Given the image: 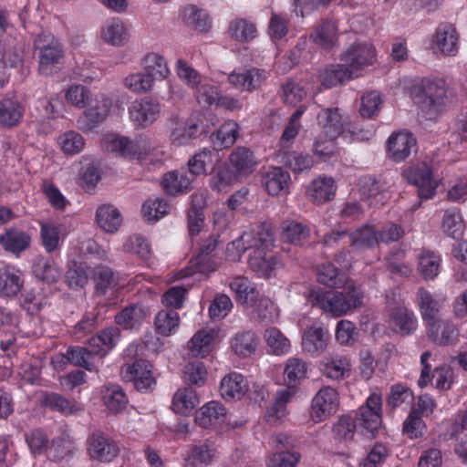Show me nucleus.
<instances>
[{"label": "nucleus", "instance_id": "28", "mask_svg": "<svg viewBox=\"0 0 467 467\" xmlns=\"http://www.w3.org/2000/svg\"><path fill=\"white\" fill-rule=\"evenodd\" d=\"M389 325L395 333L409 336L417 329L418 320L412 310L399 306L391 311Z\"/></svg>", "mask_w": 467, "mask_h": 467}, {"label": "nucleus", "instance_id": "60", "mask_svg": "<svg viewBox=\"0 0 467 467\" xmlns=\"http://www.w3.org/2000/svg\"><path fill=\"white\" fill-rule=\"evenodd\" d=\"M25 441L34 457L46 454L50 443L47 434L40 428H35L26 432Z\"/></svg>", "mask_w": 467, "mask_h": 467}, {"label": "nucleus", "instance_id": "18", "mask_svg": "<svg viewBox=\"0 0 467 467\" xmlns=\"http://www.w3.org/2000/svg\"><path fill=\"white\" fill-rule=\"evenodd\" d=\"M431 357V353L430 351H425L420 356V364L422 366V369L420 379H418L419 387L421 389L425 388L432 379L437 389H449L451 383V370L446 367L436 368L432 373V377L431 378V366L429 363Z\"/></svg>", "mask_w": 467, "mask_h": 467}, {"label": "nucleus", "instance_id": "35", "mask_svg": "<svg viewBox=\"0 0 467 467\" xmlns=\"http://www.w3.org/2000/svg\"><path fill=\"white\" fill-rule=\"evenodd\" d=\"M335 193V181L331 177L326 176L315 179L306 191L308 198L315 204H321L332 200Z\"/></svg>", "mask_w": 467, "mask_h": 467}, {"label": "nucleus", "instance_id": "55", "mask_svg": "<svg viewBox=\"0 0 467 467\" xmlns=\"http://www.w3.org/2000/svg\"><path fill=\"white\" fill-rule=\"evenodd\" d=\"M264 337L270 353L283 356L291 349L290 340L276 327H270L265 331Z\"/></svg>", "mask_w": 467, "mask_h": 467}, {"label": "nucleus", "instance_id": "45", "mask_svg": "<svg viewBox=\"0 0 467 467\" xmlns=\"http://www.w3.org/2000/svg\"><path fill=\"white\" fill-rule=\"evenodd\" d=\"M318 78L323 87L329 88L354 79L355 78L348 69V67L342 62L341 64L329 65L320 70Z\"/></svg>", "mask_w": 467, "mask_h": 467}, {"label": "nucleus", "instance_id": "5", "mask_svg": "<svg viewBox=\"0 0 467 467\" xmlns=\"http://www.w3.org/2000/svg\"><path fill=\"white\" fill-rule=\"evenodd\" d=\"M37 50L38 71L51 76L58 72L64 63V49L61 42L50 33H41L35 41Z\"/></svg>", "mask_w": 467, "mask_h": 467}, {"label": "nucleus", "instance_id": "41", "mask_svg": "<svg viewBox=\"0 0 467 467\" xmlns=\"http://www.w3.org/2000/svg\"><path fill=\"white\" fill-rule=\"evenodd\" d=\"M217 333L214 329H201L188 342V348L193 357H207L214 347Z\"/></svg>", "mask_w": 467, "mask_h": 467}, {"label": "nucleus", "instance_id": "62", "mask_svg": "<svg viewBox=\"0 0 467 467\" xmlns=\"http://www.w3.org/2000/svg\"><path fill=\"white\" fill-rule=\"evenodd\" d=\"M418 261L419 271L424 279L432 280L439 275L441 259L436 253L423 251Z\"/></svg>", "mask_w": 467, "mask_h": 467}, {"label": "nucleus", "instance_id": "52", "mask_svg": "<svg viewBox=\"0 0 467 467\" xmlns=\"http://www.w3.org/2000/svg\"><path fill=\"white\" fill-rule=\"evenodd\" d=\"M327 344V337L322 327H309L305 330L302 337L304 351L311 355L319 354L324 351Z\"/></svg>", "mask_w": 467, "mask_h": 467}, {"label": "nucleus", "instance_id": "21", "mask_svg": "<svg viewBox=\"0 0 467 467\" xmlns=\"http://www.w3.org/2000/svg\"><path fill=\"white\" fill-rule=\"evenodd\" d=\"M425 327L428 337L439 346H450L459 341L460 330L450 320H432Z\"/></svg>", "mask_w": 467, "mask_h": 467}, {"label": "nucleus", "instance_id": "20", "mask_svg": "<svg viewBox=\"0 0 467 467\" xmlns=\"http://www.w3.org/2000/svg\"><path fill=\"white\" fill-rule=\"evenodd\" d=\"M352 364L350 357L347 354L333 353L325 356L319 364L321 373L332 380H340L348 378Z\"/></svg>", "mask_w": 467, "mask_h": 467}, {"label": "nucleus", "instance_id": "33", "mask_svg": "<svg viewBox=\"0 0 467 467\" xmlns=\"http://www.w3.org/2000/svg\"><path fill=\"white\" fill-rule=\"evenodd\" d=\"M25 105L15 97L0 100V125L5 128L17 126L25 113Z\"/></svg>", "mask_w": 467, "mask_h": 467}, {"label": "nucleus", "instance_id": "17", "mask_svg": "<svg viewBox=\"0 0 467 467\" xmlns=\"http://www.w3.org/2000/svg\"><path fill=\"white\" fill-rule=\"evenodd\" d=\"M126 379L132 381L140 391L152 389L156 380L152 373V365L143 359L136 360L130 365H126L122 370Z\"/></svg>", "mask_w": 467, "mask_h": 467}, {"label": "nucleus", "instance_id": "36", "mask_svg": "<svg viewBox=\"0 0 467 467\" xmlns=\"http://www.w3.org/2000/svg\"><path fill=\"white\" fill-rule=\"evenodd\" d=\"M309 38L318 47L331 50L337 46L338 32L337 25L332 21H324L310 34Z\"/></svg>", "mask_w": 467, "mask_h": 467}, {"label": "nucleus", "instance_id": "61", "mask_svg": "<svg viewBox=\"0 0 467 467\" xmlns=\"http://www.w3.org/2000/svg\"><path fill=\"white\" fill-rule=\"evenodd\" d=\"M74 442L67 434L52 439L47 451V457L52 461H60L72 454Z\"/></svg>", "mask_w": 467, "mask_h": 467}, {"label": "nucleus", "instance_id": "22", "mask_svg": "<svg viewBox=\"0 0 467 467\" xmlns=\"http://www.w3.org/2000/svg\"><path fill=\"white\" fill-rule=\"evenodd\" d=\"M24 287V275L20 269L0 262V297L14 298Z\"/></svg>", "mask_w": 467, "mask_h": 467}, {"label": "nucleus", "instance_id": "1", "mask_svg": "<svg viewBox=\"0 0 467 467\" xmlns=\"http://www.w3.org/2000/svg\"><path fill=\"white\" fill-rule=\"evenodd\" d=\"M274 234L267 223L254 224L241 237L228 246L234 248L239 256L246 250H252L248 264L250 268L259 276L269 277L272 272L280 265V259L273 252Z\"/></svg>", "mask_w": 467, "mask_h": 467}, {"label": "nucleus", "instance_id": "24", "mask_svg": "<svg viewBox=\"0 0 467 467\" xmlns=\"http://www.w3.org/2000/svg\"><path fill=\"white\" fill-rule=\"evenodd\" d=\"M319 134L327 138H338L343 131L344 119L338 108H324L317 117Z\"/></svg>", "mask_w": 467, "mask_h": 467}, {"label": "nucleus", "instance_id": "44", "mask_svg": "<svg viewBox=\"0 0 467 467\" xmlns=\"http://www.w3.org/2000/svg\"><path fill=\"white\" fill-rule=\"evenodd\" d=\"M140 65L145 72L153 75L154 80H164L171 75L166 58L158 52L146 53L140 59Z\"/></svg>", "mask_w": 467, "mask_h": 467}, {"label": "nucleus", "instance_id": "38", "mask_svg": "<svg viewBox=\"0 0 467 467\" xmlns=\"http://www.w3.org/2000/svg\"><path fill=\"white\" fill-rule=\"evenodd\" d=\"M180 16L182 22L190 28L207 32L211 28V19L207 12L196 5H189L182 8Z\"/></svg>", "mask_w": 467, "mask_h": 467}, {"label": "nucleus", "instance_id": "40", "mask_svg": "<svg viewBox=\"0 0 467 467\" xmlns=\"http://www.w3.org/2000/svg\"><path fill=\"white\" fill-rule=\"evenodd\" d=\"M102 39L115 47L124 46L129 41V31L119 18L107 20L101 27Z\"/></svg>", "mask_w": 467, "mask_h": 467}, {"label": "nucleus", "instance_id": "8", "mask_svg": "<svg viewBox=\"0 0 467 467\" xmlns=\"http://www.w3.org/2000/svg\"><path fill=\"white\" fill-rule=\"evenodd\" d=\"M161 104L157 99L143 97L134 99L128 107L130 122L137 129H146L158 120Z\"/></svg>", "mask_w": 467, "mask_h": 467}, {"label": "nucleus", "instance_id": "29", "mask_svg": "<svg viewBox=\"0 0 467 467\" xmlns=\"http://www.w3.org/2000/svg\"><path fill=\"white\" fill-rule=\"evenodd\" d=\"M290 174L281 167H270L263 176V185L271 196L288 193Z\"/></svg>", "mask_w": 467, "mask_h": 467}, {"label": "nucleus", "instance_id": "3", "mask_svg": "<svg viewBox=\"0 0 467 467\" xmlns=\"http://www.w3.org/2000/svg\"><path fill=\"white\" fill-rule=\"evenodd\" d=\"M307 365L298 358L286 360L284 369V382L286 388L280 389L275 395L273 404L266 410L265 420L271 424L283 420L288 411L287 404L297 392V386L306 378Z\"/></svg>", "mask_w": 467, "mask_h": 467}, {"label": "nucleus", "instance_id": "11", "mask_svg": "<svg viewBox=\"0 0 467 467\" xmlns=\"http://www.w3.org/2000/svg\"><path fill=\"white\" fill-rule=\"evenodd\" d=\"M339 407V395L332 387H323L313 397L311 401V420L319 423L334 415Z\"/></svg>", "mask_w": 467, "mask_h": 467}, {"label": "nucleus", "instance_id": "32", "mask_svg": "<svg viewBox=\"0 0 467 467\" xmlns=\"http://www.w3.org/2000/svg\"><path fill=\"white\" fill-rule=\"evenodd\" d=\"M40 239L45 251L48 254L58 251L66 234L62 232V225L51 221L40 222Z\"/></svg>", "mask_w": 467, "mask_h": 467}, {"label": "nucleus", "instance_id": "51", "mask_svg": "<svg viewBox=\"0 0 467 467\" xmlns=\"http://www.w3.org/2000/svg\"><path fill=\"white\" fill-rule=\"evenodd\" d=\"M257 344V338L253 332L242 331L231 338L230 348L237 357L244 358L254 353Z\"/></svg>", "mask_w": 467, "mask_h": 467}, {"label": "nucleus", "instance_id": "50", "mask_svg": "<svg viewBox=\"0 0 467 467\" xmlns=\"http://www.w3.org/2000/svg\"><path fill=\"white\" fill-rule=\"evenodd\" d=\"M148 309L140 304H131L115 316V321L125 329L140 326L145 319Z\"/></svg>", "mask_w": 467, "mask_h": 467}, {"label": "nucleus", "instance_id": "16", "mask_svg": "<svg viewBox=\"0 0 467 467\" xmlns=\"http://www.w3.org/2000/svg\"><path fill=\"white\" fill-rule=\"evenodd\" d=\"M88 452L94 460L109 462L118 456L119 448L111 437L99 431L88 437Z\"/></svg>", "mask_w": 467, "mask_h": 467}, {"label": "nucleus", "instance_id": "48", "mask_svg": "<svg viewBox=\"0 0 467 467\" xmlns=\"http://www.w3.org/2000/svg\"><path fill=\"white\" fill-rule=\"evenodd\" d=\"M31 243L30 235L21 230L11 228L0 235V244L5 251L18 254L26 250Z\"/></svg>", "mask_w": 467, "mask_h": 467}, {"label": "nucleus", "instance_id": "37", "mask_svg": "<svg viewBox=\"0 0 467 467\" xmlns=\"http://www.w3.org/2000/svg\"><path fill=\"white\" fill-rule=\"evenodd\" d=\"M317 279L319 284L335 289L341 288L348 283L355 282L332 263H325L318 266Z\"/></svg>", "mask_w": 467, "mask_h": 467}, {"label": "nucleus", "instance_id": "10", "mask_svg": "<svg viewBox=\"0 0 467 467\" xmlns=\"http://www.w3.org/2000/svg\"><path fill=\"white\" fill-rule=\"evenodd\" d=\"M431 48L436 55L455 57L460 49V34L451 23L438 25L431 37Z\"/></svg>", "mask_w": 467, "mask_h": 467}, {"label": "nucleus", "instance_id": "64", "mask_svg": "<svg viewBox=\"0 0 467 467\" xmlns=\"http://www.w3.org/2000/svg\"><path fill=\"white\" fill-rule=\"evenodd\" d=\"M125 253L136 255L142 261H148L151 254V249L149 242L140 234L130 236L123 244Z\"/></svg>", "mask_w": 467, "mask_h": 467}, {"label": "nucleus", "instance_id": "56", "mask_svg": "<svg viewBox=\"0 0 467 467\" xmlns=\"http://www.w3.org/2000/svg\"><path fill=\"white\" fill-rule=\"evenodd\" d=\"M156 330L164 337L174 334L180 326L179 314L173 309L161 310L154 320Z\"/></svg>", "mask_w": 467, "mask_h": 467}, {"label": "nucleus", "instance_id": "23", "mask_svg": "<svg viewBox=\"0 0 467 467\" xmlns=\"http://www.w3.org/2000/svg\"><path fill=\"white\" fill-rule=\"evenodd\" d=\"M381 412L382 397L379 393L373 392L367 399L366 405L360 407L358 420L364 429L372 432L380 425Z\"/></svg>", "mask_w": 467, "mask_h": 467}, {"label": "nucleus", "instance_id": "46", "mask_svg": "<svg viewBox=\"0 0 467 467\" xmlns=\"http://www.w3.org/2000/svg\"><path fill=\"white\" fill-rule=\"evenodd\" d=\"M199 403L200 400L196 391L190 387H184L174 393L171 408L175 413L188 416Z\"/></svg>", "mask_w": 467, "mask_h": 467}, {"label": "nucleus", "instance_id": "15", "mask_svg": "<svg viewBox=\"0 0 467 467\" xmlns=\"http://www.w3.org/2000/svg\"><path fill=\"white\" fill-rule=\"evenodd\" d=\"M403 176L411 184L418 188V196L420 200L431 199L438 187L432 171L425 163L415 165L404 171Z\"/></svg>", "mask_w": 467, "mask_h": 467}, {"label": "nucleus", "instance_id": "42", "mask_svg": "<svg viewBox=\"0 0 467 467\" xmlns=\"http://www.w3.org/2000/svg\"><path fill=\"white\" fill-rule=\"evenodd\" d=\"M221 264V258L217 255H206L198 254L195 258L190 261V266L182 270L179 278H185L196 274L209 275L218 269Z\"/></svg>", "mask_w": 467, "mask_h": 467}, {"label": "nucleus", "instance_id": "53", "mask_svg": "<svg viewBox=\"0 0 467 467\" xmlns=\"http://www.w3.org/2000/svg\"><path fill=\"white\" fill-rule=\"evenodd\" d=\"M228 285L239 303L252 304L256 299L257 292L248 278L242 275L234 276L230 279Z\"/></svg>", "mask_w": 467, "mask_h": 467}, {"label": "nucleus", "instance_id": "25", "mask_svg": "<svg viewBox=\"0 0 467 467\" xmlns=\"http://www.w3.org/2000/svg\"><path fill=\"white\" fill-rule=\"evenodd\" d=\"M248 389L247 379L239 372H230L221 380L220 392L225 400H240Z\"/></svg>", "mask_w": 467, "mask_h": 467}, {"label": "nucleus", "instance_id": "14", "mask_svg": "<svg viewBox=\"0 0 467 467\" xmlns=\"http://www.w3.org/2000/svg\"><path fill=\"white\" fill-rule=\"evenodd\" d=\"M215 443L210 440L199 441L187 446L182 453V467H208L217 459Z\"/></svg>", "mask_w": 467, "mask_h": 467}, {"label": "nucleus", "instance_id": "31", "mask_svg": "<svg viewBox=\"0 0 467 467\" xmlns=\"http://www.w3.org/2000/svg\"><path fill=\"white\" fill-rule=\"evenodd\" d=\"M220 161L221 156L217 150L203 149L189 159V171L192 176L206 175Z\"/></svg>", "mask_w": 467, "mask_h": 467}, {"label": "nucleus", "instance_id": "13", "mask_svg": "<svg viewBox=\"0 0 467 467\" xmlns=\"http://www.w3.org/2000/svg\"><path fill=\"white\" fill-rule=\"evenodd\" d=\"M194 420L202 429L223 431L229 428L227 410L220 401L216 400L202 405L196 411Z\"/></svg>", "mask_w": 467, "mask_h": 467}, {"label": "nucleus", "instance_id": "27", "mask_svg": "<svg viewBox=\"0 0 467 467\" xmlns=\"http://www.w3.org/2000/svg\"><path fill=\"white\" fill-rule=\"evenodd\" d=\"M351 248L358 253L372 250L379 246L377 227L365 223L348 234Z\"/></svg>", "mask_w": 467, "mask_h": 467}, {"label": "nucleus", "instance_id": "34", "mask_svg": "<svg viewBox=\"0 0 467 467\" xmlns=\"http://www.w3.org/2000/svg\"><path fill=\"white\" fill-rule=\"evenodd\" d=\"M120 331L117 327H108L88 340V348L96 356L104 357L117 345Z\"/></svg>", "mask_w": 467, "mask_h": 467}, {"label": "nucleus", "instance_id": "58", "mask_svg": "<svg viewBox=\"0 0 467 467\" xmlns=\"http://www.w3.org/2000/svg\"><path fill=\"white\" fill-rule=\"evenodd\" d=\"M102 400L104 405L112 413H119L128 404L125 392L117 385L106 387L102 390Z\"/></svg>", "mask_w": 467, "mask_h": 467}, {"label": "nucleus", "instance_id": "9", "mask_svg": "<svg viewBox=\"0 0 467 467\" xmlns=\"http://www.w3.org/2000/svg\"><path fill=\"white\" fill-rule=\"evenodd\" d=\"M270 76L269 70L253 67L232 71L227 81L236 90L252 93L260 89Z\"/></svg>", "mask_w": 467, "mask_h": 467}, {"label": "nucleus", "instance_id": "47", "mask_svg": "<svg viewBox=\"0 0 467 467\" xmlns=\"http://www.w3.org/2000/svg\"><path fill=\"white\" fill-rule=\"evenodd\" d=\"M125 88L136 95L150 92L153 89L155 80L152 74L145 71L129 73L122 81Z\"/></svg>", "mask_w": 467, "mask_h": 467}, {"label": "nucleus", "instance_id": "39", "mask_svg": "<svg viewBox=\"0 0 467 467\" xmlns=\"http://www.w3.org/2000/svg\"><path fill=\"white\" fill-rule=\"evenodd\" d=\"M96 223L105 233L114 234L122 223V216L114 205L102 204L96 211Z\"/></svg>", "mask_w": 467, "mask_h": 467}, {"label": "nucleus", "instance_id": "63", "mask_svg": "<svg viewBox=\"0 0 467 467\" xmlns=\"http://www.w3.org/2000/svg\"><path fill=\"white\" fill-rule=\"evenodd\" d=\"M231 37L240 42H247L254 39L257 34L256 26L243 18L233 20L228 28Z\"/></svg>", "mask_w": 467, "mask_h": 467}, {"label": "nucleus", "instance_id": "49", "mask_svg": "<svg viewBox=\"0 0 467 467\" xmlns=\"http://www.w3.org/2000/svg\"><path fill=\"white\" fill-rule=\"evenodd\" d=\"M192 182V179L189 178L186 173L172 171L163 176L161 186L167 194L177 196L189 192Z\"/></svg>", "mask_w": 467, "mask_h": 467}, {"label": "nucleus", "instance_id": "54", "mask_svg": "<svg viewBox=\"0 0 467 467\" xmlns=\"http://www.w3.org/2000/svg\"><path fill=\"white\" fill-rule=\"evenodd\" d=\"M43 402L45 406L65 415L77 414L83 410V407L75 400H67L58 393H47Z\"/></svg>", "mask_w": 467, "mask_h": 467}, {"label": "nucleus", "instance_id": "2", "mask_svg": "<svg viewBox=\"0 0 467 467\" xmlns=\"http://www.w3.org/2000/svg\"><path fill=\"white\" fill-rule=\"evenodd\" d=\"M342 288L343 291L317 288L310 292L309 301L325 314L334 317L345 316L361 306L364 293L355 282L348 283Z\"/></svg>", "mask_w": 467, "mask_h": 467}, {"label": "nucleus", "instance_id": "30", "mask_svg": "<svg viewBox=\"0 0 467 467\" xmlns=\"http://www.w3.org/2000/svg\"><path fill=\"white\" fill-rule=\"evenodd\" d=\"M94 353L91 352V349L85 348L82 347H70L67 349L66 354L64 355H57L52 358V363L55 368H60L61 366L58 364H66L69 362L75 366L82 367L87 370H93L95 366L92 362V357Z\"/></svg>", "mask_w": 467, "mask_h": 467}, {"label": "nucleus", "instance_id": "6", "mask_svg": "<svg viewBox=\"0 0 467 467\" xmlns=\"http://www.w3.org/2000/svg\"><path fill=\"white\" fill-rule=\"evenodd\" d=\"M339 58L356 78L366 67L376 63L377 50L371 42L355 41L340 54Z\"/></svg>", "mask_w": 467, "mask_h": 467}, {"label": "nucleus", "instance_id": "57", "mask_svg": "<svg viewBox=\"0 0 467 467\" xmlns=\"http://www.w3.org/2000/svg\"><path fill=\"white\" fill-rule=\"evenodd\" d=\"M419 306L423 322L426 325L436 320L440 311V302L427 290L420 288L417 293Z\"/></svg>", "mask_w": 467, "mask_h": 467}, {"label": "nucleus", "instance_id": "59", "mask_svg": "<svg viewBox=\"0 0 467 467\" xmlns=\"http://www.w3.org/2000/svg\"><path fill=\"white\" fill-rule=\"evenodd\" d=\"M57 143L65 155L74 156L84 150L86 140L80 133L67 130L58 137Z\"/></svg>", "mask_w": 467, "mask_h": 467}, {"label": "nucleus", "instance_id": "26", "mask_svg": "<svg viewBox=\"0 0 467 467\" xmlns=\"http://www.w3.org/2000/svg\"><path fill=\"white\" fill-rule=\"evenodd\" d=\"M229 167L239 176H246L254 172L258 161L254 153L246 147H237L229 155Z\"/></svg>", "mask_w": 467, "mask_h": 467}, {"label": "nucleus", "instance_id": "7", "mask_svg": "<svg viewBox=\"0 0 467 467\" xmlns=\"http://www.w3.org/2000/svg\"><path fill=\"white\" fill-rule=\"evenodd\" d=\"M113 99L105 93H98L89 99L87 109L78 119V128L88 132L106 120L113 108Z\"/></svg>", "mask_w": 467, "mask_h": 467}, {"label": "nucleus", "instance_id": "19", "mask_svg": "<svg viewBox=\"0 0 467 467\" xmlns=\"http://www.w3.org/2000/svg\"><path fill=\"white\" fill-rule=\"evenodd\" d=\"M416 145V139L410 131L393 132L387 140V153L392 161L400 162L410 155Z\"/></svg>", "mask_w": 467, "mask_h": 467}, {"label": "nucleus", "instance_id": "4", "mask_svg": "<svg viewBox=\"0 0 467 467\" xmlns=\"http://www.w3.org/2000/svg\"><path fill=\"white\" fill-rule=\"evenodd\" d=\"M414 98L422 114L434 119L449 108L451 94L444 80H423Z\"/></svg>", "mask_w": 467, "mask_h": 467}, {"label": "nucleus", "instance_id": "43", "mask_svg": "<svg viewBox=\"0 0 467 467\" xmlns=\"http://www.w3.org/2000/svg\"><path fill=\"white\" fill-rule=\"evenodd\" d=\"M280 228L282 240L295 245L302 244L309 238L311 234L308 226L291 219L283 221Z\"/></svg>", "mask_w": 467, "mask_h": 467}, {"label": "nucleus", "instance_id": "12", "mask_svg": "<svg viewBox=\"0 0 467 467\" xmlns=\"http://www.w3.org/2000/svg\"><path fill=\"white\" fill-rule=\"evenodd\" d=\"M272 444L276 451L267 457V467H296L301 454L296 451H289L294 447V441L290 436L285 433H277L272 437Z\"/></svg>", "mask_w": 467, "mask_h": 467}]
</instances>
